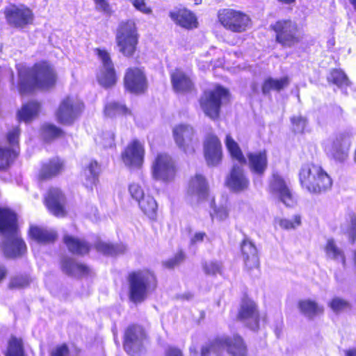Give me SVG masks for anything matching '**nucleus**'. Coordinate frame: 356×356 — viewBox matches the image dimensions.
<instances>
[{
	"instance_id": "obj_48",
	"label": "nucleus",
	"mask_w": 356,
	"mask_h": 356,
	"mask_svg": "<svg viewBox=\"0 0 356 356\" xmlns=\"http://www.w3.org/2000/svg\"><path fill=\"white\" fill-rule=\"evenodd\" d=\"M29 234L33 240V247L37 245L44 244V232L37 226H31Z\"/></svg>"
},
{
	"instance_id": "obj_1",
	"label": "nucleus",
	"mask_w": 356,
	"mask_h": 356,
	"mask_svg": "<svg viewBox=\"0 0 356 356\" xmlns=\"http://www.w3.org/2000/svg\"><path fill=\"white\" fill-rule=\"evenodd\" d=\"M0 235L6 258L17 259L25 254L26 245L18 233L17 215L9 209L0 207Z\"/></svg>"
},
{
	"instance_id": "obj_40",
	"label": "nucleus",
	"mask_w": 356,
	"mask_h": 356,
	"mask_svg": "<svg viewBox=\"0 0 356 356\" xmlns=\"http://www.w3.org/2000/svg\"><path fill=\"white\" fill-rule=\"evenodd\" d=\"M314 184H318L316 191H313V193H321L327 191L330 189L332 185V181L328 174L321 168V173L315 177Z\"/></svg>"
},
{
	"instance_id": "obj_51",
	"label": "nucleus",
	"mask_w": 356,
	"mask_h": 356,
	"mask_svg": "<svg viewBox=\"0 0 356 356\" xmlns=\"http://www.w3.org/2000/svg\"><path fill=\"white\" fill-rule=\"evenodd\" d=\"M51 356H79V351L76 348L69 350L66 345H62L52 350Z\"/></svg>"
},
{
	"instance_id": "obj_50",
	"label": "nucleus",
	"mask_w": 356,
	"mask_h": 356,
	"mask_svg": "<svg viewBox=\"0 0 356 356\" xmlns=\"http://www.w3.org/2000/svg\"><path fill=\"white\" fill-rule=\"evenodd\" d=\"M329 306L334 312L339 313L348 309L350 305L347 300L339 297H335L330 302Z\"/></svg>"
},
{
	"instance_id": "obj_20",
	"label": "nucleus",
	"mask_w": 356,
	"mask_h": 356,
	"mask_svg": "<svg viewBox=\"0 0 356 356\" xmlns=\"http://www.w3.org/2000/svg\"><path fill=\"white\" fill-rule=\"evenodd\" d=\"M204 156L209 165H217L222 159L221 143L218 137L208 134L204 143Z\"/></svg>"
},
{
	"instance_id": "obj_26",
	"label": "nucleus",
	"mask_w": 356,
	"mask_h": 356,
	"mask_svg": "<svg viewBox=\"0 0 356 356\" xmlns=\"http://www.w3.org/2000/svg\"><path fill=\"white\" fill-rule=\"evenodd\" d=\"M169 16L172 21L183 28L192 29L197 26L196 17L187 9H175L170 12Z\"/></svg>"
},
{
	"instance_id": "obj_45",
	"label": "nucleus",
	"mask_w": 356,
	"mask_h": 356,
	"mask_svg": "<svg viewBox=\"0 0 356 356\" xmlns=\"http://www.w3.org/2000/svg\"><path fill=\"white\" fill-rule=\"evenodd\" d=\"M64 136L65 131L61 128L53 124H46V143L52 142Z\"/></svg>"
},
{
	"instance_id": "obj_31",
	"label": "nucleus",
	"mask_w": 356,
	"mask_h": 356,
	"mask_svg": "<svg viewBox=\"0 0 356 356\" xmlns=\"http://www.w3.org/2000/svg\"><path fill=\"white\" fill-rule=\"evenodd\" d=\"M298 307L300 312L309 318H313L318 315L322 314L324 311L322 305L309 299L300 300L298 302Z\"/></svg>"
},
{
	"instance_id": "obj_35",
	"label": "nucleus",
	"mask_w": 356,
	"mask_h": 356,
	"mask_svg": "<svg viewBox=\"0 0 356 356\" xmlns=\"http://www.w3.org/2000/svg\"><path fill=\"white\" fill-rule=\"evenodd\" d=\"M96 249L104 254L116 256L124 253L127 247L123 244L113 245L100 241L96 244Z\"/></svg>"
},
{
	"instance_id": "obj_44",
	"label": "nucleus",
	"mask_w": 356,
	"mask_h": 356,
	"mask_svg": "<svg viewBox=\"0 0 356 356\" xmlns=\"http://www.w3.org/2000/svg\"><path fill=\"white\" fill-rule=\"evenodd\" d=\"M104 113L106 116L113 117L118 114L127 115L130 111L124 105L117 102H111L106 105Z\"/></svg>"
},
{
	"instance_id": "obj_64",
	"label": "nucleus",
	"mask_w": 356,
	"mask_h": 356,
	"mask_svg": "<svg viewBox=\"0 0 356 356\" xmlns=\"http://www.w3.org/2000/svg\"><path fill=\"white\" fill-rule=\"evenodd\" d=\"M7 270L4 266H0V282L6 277Z\"/></svg>"
},
{
	"instance_id": "obj_15",
	"label": "nucleus",
	"mask_w": 356,
	"mask_h": 356,
	"mask_svg": "<svg viewBox=\"0 0 356 356\" xmlns=\"http://www.w3.org/2000/svg\"><path fill=\"white\" fill-rule=\"evenodd\" d=\"M97 54L101 60L102 67L97 75L99 83L107 88L114 86L117 81L113 63L109 54L105 50L97 49Z\"/></svg>"
},
{
	"instance_id": "obj_22",
	"label": "nucleus",
	"mask_w": 356,
	"mask_h": 356,
	"mask_svg": "<svg viewBox=\"0 0 356 356\" xmlns=\"http://www.w3.org/2000/svg\"><path fill=\"white\" fill-rule=\"evenodd\" d=\"M270 191L278 195L280 200L287 207L293 204L291 193L284 179L278 174L273 173L269 184Z\"/></svg>"
},
{
	"instance_id": "obj_39",
	"label": "nucleus",
	"mask_w": 356,
	"mask_h": 356,
	"mask_svg": "<svg viewBox=\"0 0 356 356\" xmlns=\"http://www.w3.org/2000/svg\"><path fill=\"white\" fill-rule=\"evenodd\" d=\"M142 211L150 218H153L157 209V204L153 197L145 195L138 202Z\"/></svg>"
},
{
	"instance_id": "obj_55",
	"label": "nucleus",
	"mask_w": 356,
	"mask_h": 356,
	"mask_svg": "<svg viewBox=\"0 0 356 356\" xmlns=\"http://www.w3.org/2000/svg\"><path fill=\"white\" fill-rule=\"evenodd\" d=\"M185 259V255L181 251L177 252L172 258L163 262V265L168 268H173L181 264Z\"/></svg>"
},
{
	"instance_id": "obj_28",
	"label": "nucleus",
	"mask_w": 356,
	"mask_h": 356,
	"mask_svg": "<svg viewBox=\"0 0 356 356\" xmlns=\"http://www.w3.org/2000/svg\"><path fill=\"white\" fill-rule=\"evenodd\" d=\"M61 267L65 274L72 277H81L89 273V268L86 266L70 257L63 259Z\"/></svg>"
},
{
	"instance_id": "obj_52",
	"label": "nucleus",
	"mask_w": 356,
	"mask_h": 356,
	"mask_svg": "<svg viewBox=\"0 0 356 356\" xmlns=\"http://www.w3.org/2000/svg\"><path fill=\"white\" fill-rule=\"evenodd\" d=\"M291 123L293 124V130L296 133H302L307 125V120L301 116H294L291 119Z\"/></svg>"
},
{
	"instance_id": "obj_3",
	"label": "nucleus",
	"mask_w": 356,
	"mask_h": 356,
	"mask_svg": "<svg viewBox=\"0 0 356 356\" xmlns=\"http://www.w3.org/2000/svg\"><path fill=\"white\" fill-rule=\"evenodd\" d=\"M127 280L129 298L135 304L145 301L157 287L156 277L153 271L148 269L131 273Z\"/></svg>"
},
{
	"instance_id": "obj_27",
	"label": "nucleus",
	"mask_w": 356,
	"mask_h": 356,
	"mask_svg": "<svg viewBox=\"0 0 356 356\" xmlns=\"http://www.w3.org/2000/svg\"><path fill=\"white\" fill-rule=\"evenodd\" d=\"M241 250L245 267L248 269L257 268L259 259L255 245L248 238H245L241 244Z\"/></svg>"
},
{
	"instance_id": "obj_43",
	"label": "nucleus",
	"mask_w": 356,
	"mask_h": 356,
	"mask_svg": "<svg viewBox=\"0 0 356 356\" xmlns=\"http://www.w3.org/2000/svg\"><path fill=\"white\" fill-rule=\"evenodd\" d=\"M204 273L210 276H216L217 274H221L222 265L217 260H210L203 261L202 264Z\"/></svg>"
},
{
	"instance_id": "obj_30",
	"label": "nucleus",
	"mask_w": 356,
	"mask_h": 356,
	"mask_svg": "<svg viewBox=\"0 0 356 356\" xmlns=\"http://www.w3.org/2000/svg\"><path fill=\"white\" fill-rule=\"evenodd\" d=\"M63 240L69 251L73 254L83 255L89 252L90 245L83 240L70 236H65Z\"/></svg>"
},
{
	"instance_id": "obj_49",
	"label": "nucleus",
	"mask_w": 356,
	"mask_h": 356,
	"mask_svg": "<svg viewBox=\"0 0 356 356\" xmlns=\"http://www.w3.org/2000/svg\"><path fill=\"white\" fill-rule=\"evenodd\" d=\"M275 220L276 222L284 229H296L301 224V218L300 216H295L292 220L277 218Z\"/></svg>"
},
{
	"instance_id": "obj_61",
	"label": "nucleus",
	"mask_w": 356,
	"mask_h": 356,
	"mask_svg": "<svg viewBox=\"0 0 356 356\" xmlns=\"http://www.w3.org/2000/svg\"><path fill=\"white\" fill-rule=\"evenodd\" d=\"M207 236L204 232H196L191 238V245H195L204 241V238Z\"/></svg>"
},
{
	"instance_id": "obj_19",
	"label": "nucleus",
	"mask_w": 356,
	"mask_h": 356,
	"mask_svg": "<svg viewBox=\"0 0 356 356\" xmlns=\"http://www.w3.org/2000/svg\"><path fill=\"white\" fill-rule=\"evenodd\" d=\"M321 173V167L314 163H305L302 165L299 171V180L303 188L313 193L316 191L318 184H314L315 177H318Z\"/></svg>"
},
{
	"instance_id": "obj_59",
	"label": "nucleus",
	"mask_w": 356,
	"mask_h": 356,
	"mask_svg": "<svg viewBox=\"0 0 356 356\" xmlns=\"http://www.w3.org/2000/svg\"><path fill=\"white\" fill-rule=\"evenodd\" d=\"M95 3L96 9L105 14H111V7L106 0H93Z\"/></svg>"
},
{
	"instance_id": "obj_14",
	"label": "nucleus",
	"mask_w": 356,
	"mask_h": 356,
	"mask_svg": "<svg viewBox=\"0 0 356 356\" xmlns=\"http://www.w3.org/2000/svg\"><path fill=\"white\" fill-rule=\"evenodd\" d=\"M173 136L176 144L186 154H193L197 140L194 137V130L188 124H179L173 129Z\"/></svg>"
},
{
	"instance_id": "obj_34",
	"label": "nucleus",
	"mask_w": 356,
	"mask_h": 356,
	"mask_svg": "<svg viewBox=\"0 0 356 356\" xmlns=\"http://www.w3.org/2000/svg\"><path fill=\"white\" fill-rule=\"evenodd\" d=\"M327 81L341 88L343 92L350 85V81L346 74L341 70H332L327 76Z\"/></svg>"
},
{
	"instance_id": "obj_5",
	"label": "nucleus",
	"mask_w": 356,
	"mask_h": 356,
	"mask_svg": "<svg viewBox=\"0 0 356 356\" xmlns=\"http://www.w3.org/2000/svg\"><path fill=\"white\" fill-rule=\"evenodd\" d=\"M229 91L221 86H216L207 90L200 99V104L204 114L212 120H216L220 115L222 104L227 99Z\"/></svg>"
},
{
	"instance_id": "obj_47",
	"label": "nucleus",
	"mask_w": 356,
	"mask_h": 356,
	"mask_svg": "<svg viewBox=\"0 0 356 356\" xmlns=\"http://www.w3.org/2000/svg\"><path fill=\"white\" fill-rule=\"evenodd\" d=\"M57 81L58 75L55 69L46 63V91L53 90Z\"/></svg>"
},
{
	"instance_id": "obj_29",
	"label": "nucleus",
	"mask_w": 356,
	"mask_h": 356,
	"mask_svg": "<svg viewBox=\"0 0 356 356\" xmlns=\"http://www.w3.org/2000/svg\"><path fill=\"white\" fill-rule=\"evenodd\" d=\"M173 88L177 92H187L192 90L193 83L191 78L180 70H176L171 74Z\"/></svg>"
},
{
	"instance_id": "obj_32",
	"label": "nucleus",
	"mask_w": 356,
	"mask_h": 356,
	"mask_svg": "<svg viewBox=\"0 0 356 356\" xmlns=\"http://www.w3.org/2000/svg\"><path fill=\"white\" fill-rule=\"evenodd\" d=\"M99 167L96 161H91L85 169L83 176L85 177L84 185L87 188H92L98 181Z\"/></svg>"
},
{
	"instance_id": "obj_33",
	"label": "nucleus",
	"mask_w": 356,
	"mask_h": 356,
	"mask_svg": "<svg viewBox=\"0 0 356 356\" xmlns=\"http://www.w3.org/2000/svg\"><path fill=\"white\" fill-rule=\"evenodd\" d=\"M289 84V79L286 76L279 79L268 78L264 81L262 86V92L264 95H267L271 90L280 91L287 87Z\"/></svg>"
},
{
	"instance_id": "obj_7",
	"label": "nucleus",
	"mask_w": 356,
	"mask_h": 356,
	"mask_svg": "<svg viewBox=\"0 0 356 356\" xmlns=\"http://www.w3.org/2000/svg\"><path fill=\"white\" fill-rule=\"evenodd\" d=\"M271 28L276 34V42L284 47L291 48L300 42L298 25L290 19H280Z\"/></svg>"
},
{
	"instance_id": "obj_11",
	"label": "nucleus",
	"mask_w": 356,
	"mask_h": 356,
	"mask_svg": "<svg viewBox=\"0 0 356 356\" xmlns=\"http://www.w3.org/2000/svg\"><path fill=\"white\" fill-rule=\"evenodd\" d=\"M83 103L76 96H67L60 103L56 112L58 122L71 125L81 114Z\"/></svg>"
},
{
	"instance_id": "obj_8",
	"label": "nucleus",
	"mask_w": 356,
	"mask_h": 356,
	"mask_svg": "<svg viewBox=\"0 0 356 356\" xmlns=\"http://www.w3.org/2000/svg\"><path fill=\"white\" fill-rule=\"evenodd\" d=\"M116 42L120 52L127 57L133 56L138 44V35L134 21L128 20L120 24L116 33Z\"/></svg>"
},
{
	"instance_id": "obj_41",
	"label": "nucleus",
	"mask_w": 356,
	"mask_h": 356,
	"mask_svg": "<svg viewBox=\"0 0 356 356\" xmlns=\"http://www.w3.org/2000/svg\"><path fill=\"white\" fill-rule=\"evenodd\" d=\"M325 252L327 256L337 261H341L343 265H345V258L342 251L335 245L333 239L327 240Z\"/></svg>"
},
{
	"instance_id": "obj_6",
	"label": "nucleus",
	"mask_w": 356,
	"mask_h": 356,
	"mask_svg": "<svg viewBox=\"0 0 356 356\" xmlns=\"http://www.w3.org/2000/svg\"><path fill=\"white\" fill-rule=\"evenodd\" d=\"M44 86V63L19 71V91L21 94L31 92Z\"/></svg>"
},
{
	"instance_id": "obj_56",
	"label": "nucleus",
	"mask_w": 356,
	"mask_h": 356,
	"mask_svg": "<svg viewBox=\"0 0 356 356\" xmlns=\"http://www.w3.org/2000/svg\"><path fill=\"white\" fill-rule=\"evenodd\" d=\"M130 1L134 8L141 13L146 15L152 13V10L151 8L147 5L145 0H130Z\"/></svg>"
},
{
	"instance_id": "obj_62",
	"label": "nucleus",
	"mask_w": 356,
	"mask_h": 356,
	"mask_svg": "<svg viewBox=\"0 0 356 356\" xmlns=\"http://www.w3.org/2000/svg\"><path fill=\"white\" fill-rule=\"evenodd\" d=\"M57 238V233L54 229H46V242H53Z\"/></svg>"
},
{
	"instance_id": "obj_38",
	"label": "nucleus",
	"mask_w": 356,
	"mask_h": 356,
	"mask_svg": "<svg viewBox=\"0 0 356 356\" xmlns=\"http://www.w3.org/2000/svg\"><path fill=\"white\" fill-rule=\"evenodd\" d=\"M6 356H26L22 340L12 336L8 341Z\"/></svg>"
},
{
	"instance_id": "obj_13",
	"label": "nucleus",
	"mask_w": 356,
	"mask_h": 356,
	"mask_svg": "<svg viewBox=\"0 0 356 356\" xmlns=\"http://www.w3.org/2000/svg\"><path fill=\"white\" fill-rule=\"evenodd\" d=\"M152 172L154 179L165 182L170 181L175 175V163L169 155L159 154L153 162Z\"/></svg>"
},
{
	"instance_id": "obj_4",
	"label": "nucleus",
	"mask_w": 356,
	"mask_h": 356,
	"mask_svg": "<svg viewBox=\"0 0 356 356\" xmlns=\"http://www.w3.org/2000/svg\"><path fill=\"white\" fill-rule=\"evenodd\" d=\"M225 145L232 159L236 160L238 163L233 165L229 175L227 178V186L234 191H243L246 190L250 184L243 165L247 163L246 158L244 156L238 143L230 135H227Z\"/></svg>"
},
{
	"instance_id": "obj_42",
	"label": "nucleus",
	"mask_w": 356,
	"mask_h": 356,
	"mask_svg": "<svg viewBox=\"0 0 356 356\" xmlns=\"http://www.w3.org/2000/svg\"><path fill=\"white\" fill-rule=\"evenodd\" d=\"M17 156V152L15 149H10L0 147V169L8 168Z\"/></svg>"
},
{
	"instance_id": "obj_60",
	"label": "nucleus",
	"mask_w": 356,
	"mask_h": 356,
	"mask_svg": "<svg viewBox=\"0 0 356 356\" xmlns=\"http://www.w3.org/2000/svg\"><path fill=\"white\" fill-rule=\"evenodd\" d=\"M350 225L348 229V233L352 242H354L356 237V218L353 214L350 215Z\"/></svg>"
},
{
	"instance_id": "obj_25",
	"label": "nucleus",
	"mask_w": 356,
	"mask_h": 356,
	"mask_svg": "<svg viewBox=\"0 0 356 356\" xmlns=\"http://www.w3.org/2000/svg\"><path fill=\"white\" fill-rule=\"evenodd\" d=\"M247 156V163L250 171L259 177H261L267 169L268 159L265 150L248 152Z\"/></svg>"
},
{
	"instance_id": "obj_17",
	"label": "nucleus",
	"mask_w": 356,
	"mask_h": 356,
	"mask_svg": "<svg viewBox=\"0 0 356 356\" xmlns=\"http://www.w3.org/2000/svg\"><path fill=\"white\" fill-rule=\"evenodd\" d=\"M7 23L15 28H23L30 24L33 19L31 10L24 7L12 5L4 9Z\"/></svg>"
},
{
	"instance_id": "obj_16",
	"label": "nucleus",
	"mask_w": 356,
	"mask_h": 356,
	"mask_svg": "<svg viewBox=\"0 0 356 356\" xmlns=\"http://www.w3.org/2000/svg\"><path fill=\"white\" fill-rule=\"evenodd\" d=\"M209 195V186L205 178L201 175L192 177L188 183L187 199L192 204L205 200Z\"/></svg>"
},
{
	"instance_id": "obj_46",
	"label": "nucleus",
	"mask_w": 356,
	"mask_h": 356,
	"mask_svg": "<svg viewBox=\"0 0 356 356\" xmlns=\"http://www.w3.org/2000/svg\"><path fill=\"white\" fill-rule=\"evenodd\" d=\"M115 134L113 131H105L95 138L96 143L104 148L114 145Z\"/></svg>"
},
{
	"instance_id": "obj_10",
	"label": "nucleus",
	"mask_w": 356,
	"mask_h": 356,
	"mask_svg": "<svg viewBox=\"0 0 356 356\" xmlns=\"http://www.w3.org/2000/svg\"><path fill=\"white\" fill-rule=\"evenodd\" d=\"M147 342L144 329L136 325L127 327L124 333V348L130 356H140L145 353Z\"/></svg>"
},
{
	"instance_id": "obj_37",
	"label": "nucleus",
	"mask_w": 356,
	"mask_h": 356,
	"mask_svg": "<svg viewBox=\"0 0 356 356\" xmlns=\"http://www.w3.org/2000/svg\"><path fill=\"white\" fill-rule=\"evenodd\" d=\"M39 109L40 105L38 102H30L19 111L18 118L20 120L28 122L38 114Z\"/></svg>"
},
{
	"instance_id": "obj_12",
	"label": "nucleus",
	"mask_w": 356,
	"mask_h": 356,
	"mask_svg": "<svg viewBox=\"0 0 356 356\" xmlns=\"http://www.w3.org/2000/svg\"><path fill=\"white\" fill-rule=\"evenodd\" d=\"M350 146L349 135L346 133H339L327 143L325 150L329 157L337 162L342 163L348 156Z\"/></svg>"
},
{
	"instance_id": "obj_2",
	"label": "nucleus",
	"mask_w": 356,
	"mask_h": 356,
	"mask_svg": "<svg viewBox=\"0 0 356 356\" xmlns=\"http://www.w3.org/2000/svg\"><path fill=\"white\" fill-rule=\"evenodd\" d=\"M225 350L232 356H245L247 353L246 346L240 336H222L202 346L200 356H211V353L223 356ZM190 356H200L195 348H190Z\"/></svg>"
},
{
	"instance_id": "obj_53",
	"label": "nucleus",
	"mask_w": 356,
	"mask_h": 356,
	"mask_svg": "<svg viewBox=\"0 0 356 356\" xmlns=\"http://www.w3.org/2000/svg\"><path fill=\"white\" fill-rule=\"evenodd\" d=\"M129 191L132 198L138 202L145 196L143 189L139 184L136 183H132L129 185Z\"/></svg>"
},
{
	"instance_id": "obj_23",
	"label": "nucleus",
	"mask_w": 356,
	"mask_h": 356,
	"mask_svg": "<svg viewBox=\"0 0 356 356\" xmlns=\"http://www.w3.org/2000/svg\"><path fill=\"white\" fill-rule=\"evenodd\" d=\"M238 318L252 330L259 327V314L255 303L250 300H243L238 312Z\"/></svg>"
},
{
	"instance_id": "obj_9",
	"label": "nucleus",
	"mask_w": 356,
	"mask_h": 356,
	"mask_svg": "<svg viewBox=\"0 0 356 356\" xmlns=\"http://www.w3.org/2000/svg\"><path fill=\"white\" fill-rule=\"evenodd\" d=\"M218 18L225 29L234 33L244 32L250 24V19L247 15L231 8L220 9Z\"/></svg>"
},
{
	"instance_id": "obj_21",
	"label": "nucleus",
	"mask_w": 356,
	"mask_h": 356,
	"mask_svg": "<svg viewBox=\"0 0 356 356\" xmlns=\"http://www.w3.org/2000/svg\"><path fill=\"white\" fill-rule=\"evenodd\" d=\"M65 204V197L59 188H49L46 197V204L51 213L58 217L65 216L66 215Z\"/></svg>"
},
{
	"instance_id": "obj_54",
	"label": "nucleus",
	"mask_w": 356,
	"mask_h": 356,
	"mask_svg": "<svg viewBox=\"0 0 356 356\" xmlns=\"http://www.w3.org/2000/svg\"><path fill=\"white\" fill-rule=\"evenodd\" d=\"M29 284V281L26 276H17L11 279L9 287L10 289H21L26 287Z\"/></svg>"
},
{
	"instance_id": "obj_58",
	"label": "nucleus",
	"mask_w": 356,
	"mask_h": 356,
	"mask_svg": "<svg viewBox=\"0 0 356 356\" xmlns=\"http://www.w3.org/2000/svg\"><path fill=\"white\" fill-rule=\"evenodd\" d=\"M20 135V129L19 127H14L7 134V140L8 143L15 146L18 144V140Z\"/></svg>"
},
{
	"instance_id": "obj_36",
	"label": "nucleus",
	"mask_w": 356,
	"mask_h": 356,
	"mask_svg": "<svg viewBox=\"0 0 356 356\" xmlns=\"http://www.w3.org/2000/svg\"><path fill=\"white\" fill-rule=\"evenodd\" d=\"M64 162L58 157L49 159L46 163V179L55 177L63 171Z\"/></svg>"
},
{
	"instance_id": "obj_63",
	"label": "nucleus",
	"mask_w": 356,
	"mask_h": 356,
	"mask_svg": "<svg viewBox=\"0 0 356 356\" xmlns=\"http://www.w3.org/2000/svg\"><path fill=\"white\" fill-rule=\"evenodd\" d=\"M165 356H184L182 352L175 348H169L165 354Z\"/></svg>"
},
{
	"instance_id": "obj_18",
	"label": "nucleus",
	"mask_w": 356,
	"mask_h": 356,
	"mask_svg": "<svg viewBox=\"0 0 356 356\" xmlns=\"http://www.w3.org/2000/svg\"><path fill=\"white\" fill-rule=\"evenodd\" d=\"M144 147L138 140L129 143L122 152L121 157L124 165L129 168H140L143 162Z\"/></svg>"
},
{
	"instance_id": "obj_57",
	"label": "nucleus",
	"mask_w": 356,
	"mask_h": 356,
	"mask_svg": "<svg viewBox=\"0 0 356 356\" xmlns=\"http://www.w3.org/2000/svg\"><path fill=\"white\" fill-rule=\"evenodd\" d=\"M211 218L218 220H224L228 216V212L225 207H220L219 208L214 207L213 212H211Z\"/></svg>"
},
{
	"instance_id": "obj_24",
	"label": "nucleus",
	"mask_w": 356,
	"mask_h": 356,
	"mask_svg": "<svg viewBox=\"0 0 356 356\" xmlns=\"http://www.w3.org/2000/svg\"><path fill=\"white\" fill-rule=\"evenodd\" d=\"M124 86L131 92H143L146 87L143 72L138 68L128 69L124 76Z\"/></svg>"
}]
</instances>
